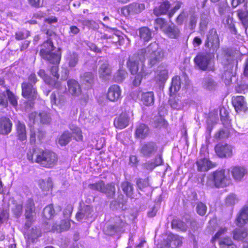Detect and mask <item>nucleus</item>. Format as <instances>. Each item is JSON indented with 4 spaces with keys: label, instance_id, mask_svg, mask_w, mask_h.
<instances>
[{
    "label": "nucleus",
    "instance_id": "f3484780",
    "mask_svg": "<svg viewBox=\"0 0 248 248\" xmlns=\"http://www.w3.org/2000/svg\"><path fill=\"white\" fill-rule=\"evenodd\" d=\"M92 208L88 205L80 204V208L76 214V217L78 221L86 219L92 217Z\"/></svg>",
    "mask_w": 248,
    "mask_h": 248
},
{
    "label": "nucleus",
    "instance_id": "423d86ee",
    "mask_svg": "<svg viewBox=\"0 0 248 248\" xmlns=\"http://www.w3.org/2000/svg\"><path fill=\"white\" fill-rule=\"evenodd\" d=\"M204 46L209 48L213 53L216 52L219 47V40L215 29L210 30L207 34V38L205 41Z\"/></svg>",
    "mask_w": 248,
    "mask_h": 248
},
{
    "label": "nucleus",
    "instance_id": "393cba45",
    "mask_svg": "<svg viewBox=\"0 0 248 248\" xmlns=\"http://www.w3.org/2000/svg\"><path fill=\"white\" fill-rule=\"evenodd\" d=\"M248 222V207H244L240 211L236 219V223L239 226L244 225Z\"/></svg>",
    "mask_w": 248,
    "mask_h": 248
},
{
    "label": "nucleus",
    "instance_id": "864d4df0",
    "mask_svg": "<svg viewBox=\"0 0 248 248\" xmlns=\"http://www.w3.org/2000/svg\"><path fill=\"white\" fill-rule=\"evenodd\" d=\"M127 75L126 71L120 68L114 76L115 81L117 82H122Z\"/></svg>",
    "mask_w": 248,
    "mask_h": 248
},
{
    "label": "nucleus",
    "instance_id": "13d9d810",
    "mask_svg": "<svg viewBox=\"0 0 248 248\" xmlns=\"http://www.w3.org/2000/svg\"><path fill=\"white\" fill-rule=\"evenodd\" d=\"M155 29H160L164 31V29H166L168 26L165 19L162 18H158L155 20Z\"/></svg>",
    "mask_w": 248,
    "mask_h": 248
},
{
    "label": "nucleus",
    "instance_id": "774afa93",
    "mask_svg": "<svg viewBox=\"0 0 248 248\" xmlns=\"http://www.w3.org/2000/svg\"><path fill=\"white\" fill-rule=\"evenodd\" d=\"M228 133L225 130H221L216 133L215 136L217 139H222L228 137Z\"/></svg>",
    "mask_w": 248,
    "mask_h": 248
},
{
    "label": "nucleus",
    "instance_id": "bf43d9fd",
    "mask_svg": "<svg viewBox=\"0 0 248 248\" xmlns=\"http://www.w3.org/2000/svg\"><path fill=\"white\" fill-rule=\"evenodd\" d=\"M188 17L186 12L183 11L177 17L175 22L178 25H182Z\"/></svg>",
    "mask_w": 248,
    "mask_h": 248
},
{
    "label": "nucleus",
    "instance_id": "338daca9",
    "mask_svg": "<svg viewBox=\"0 0 248 248\" xmlns=\"http://www.w3.org/2000/svg\"><path fill=\"white\" fill-rule=\"evenodd\" d=\"M137 185L140 189H142L148 186V182L146 180L139 179L137 181Z\"/></svg>",
    "mask_w": 248,
    "mask_h": 248
},
{
    "label": "nucleus",
    "instance_id": "79ce46f5",
    "mask_svg": "<svg viewBox=\"0 0 248 248\" xmlns=\"http://www.w3.org/2000/svg\"><path fill=\"white\" fill-rule=\"evenodd\" d=\"M140 36L144 42L149 41L151 38V31L147 27H143L139 30Z\"/></svg>",
    "mask_w": 248,
    "mask_h": 248
},
{
    "label": "nucleus",
    "instance_id": "6ab92c4d",
    "mask_svg": "<svg viewBox=\"0 0 248 248\" xmlns=\"http://www.w3.org/2000/svg\"><path fill=\"white\" fill-rule=\"evenodd\" d=\"M29 119L30 121L33 123H35L39 120L43 124H48L50 121V116L45 111L39 113L36 112L31 113L29 115Z\"/></svg>",
    "mask_w": 248,
    "mask_h": 248
},
{
    "label": "nucleus",
    "instance_id": "37998d69",
    "mask_svg": "<svg viewBox=\"0 0 248 248\" xmlns=\"http://www.w3.org/2000/svg\"><path fill=\"white\" fill-rule=\"evenodd\" d=\"M81 80L83 84L91 87L93 82V76L91 72H86L81 76Z\"/></svg>",
    "mask_w": 248,
    "mask_h": 248
},
{
    "label": "nucleus",
    "instance_id": "0e129e2a",
    "mask_svg": "<svg viewBox=\"0 0 248 248\" xmlns=\"http://www.w3.org/2000/svg\"><path fill=\"white\" fill-rule=\"evenodd\" d=\"M237 201L235 195L234 194H231L229 195L226 200V204L228 205H233Z\"/></svg>",
    "mask_w": 248,
    "mask_h": 248
},
{
    "label": "nucleus",
    "instance_id": "8fccbe9b",
    "mask_svg": "<svg viewBox=\"0 0 248 248\" xmlns=\"http://www.w3.org/2000/svg\"><path fill=\"white\" fill-rule=\"evenodd\" d=\"M70 130L72 131L73 134L75 135V138L77 141H82L83 140V136L80 129L74 125L70 126Z\"/></svg>",
    "mask_w": 248,
    "mask_h": 248
},
{
    "label": "nucleus",
    "instance_id": "e433bc0d",
    "mask_svg": "<svg viewBox=\"0 0 248 248\" xmlns=\"http://www.w3.org/2000/svg\"><path fill=\"white\" fill-rule=\"evenodd\" d=\"M237 16L243 27L246 31L248 27V10L245 8L244 10H238Z\"/></svg>",
    "mask_w": 248,
    "mask_h": 248
},
{
    "label": "nucleus",
    "instance_id": "aec40b11",
    "mask_svg": "<svg viewBox=\"0 0 248 248\" xmlns=\"http://www.w3.org/2000/svg\"><path fill=\"white\" fill-rule=\"evenodd\" d=\"M111 74V69L107 61L101 62L98 69L99 78L104 80L109 79Z\"/></svg>",
    "mask_w": 248,
    "mask_h": 248
},
{
    "label": "nucleus",
    "instance_id": "c756f323",
    "mask_svg": "<svg viewBox=\"0 0 248 248\" xmlns=\"http://www.w3.org/2000/svg\"><path fill=\"white\" fill-rule=\"evenodd\" d=\"M149 133V129L148 126L143 124H140L136 127L135 136L136 137L143 139L148 135Z\"/></svg>",
    "mask_w": 248,
    "mask_h": 248
},
{
    "label": "nucleus",
    "instance_id": "680f3d73",
    "mask_svg": "<svg viewBox=\"0 0 248 248\" xmlns=\"http://www.w3.org/2000/svg\"><path fill=\"white\" fill-rule=\"evenodd\" d=\"M207 207L205 204L202 202H199L197 204L196 211L200 216H203L206 212Z\"/></svg>",
    "mask_w": 248,
    "mask_h": 248
},
{
    "label": "nucleus",
    "instance_id": "0eeeda50",
    "mask_svg": "<svg viewBox=\"0 0 248 248\" xmlns=\"http://www.w3.org/2000/svg\"><path fill=\"white\" fill-rule=\"evenodd\" d=\"M227 231L228 229L226 227L220 228L212 240L213 243L218 240L221 248L232 246V239L226 236Z\"/></svg>",
    "mask_w": 248,
    "mask_h": 248
},
{
    "label": "nucleus",
    "instance_id": "f257e3e1",
    "mask_svg": "<svg viewBox=\"0 0 248 248\" xmlns=\"http://www.w3.org/2000/svg\"><path fill=\"white\" fill-rule=\"evenodd\" d=\"M27 158L30 162L36 163L41 167L47 169L53 168L58 161L57 155L46 149L29 151L27 153Z\"/></svg>",
    "mask_w": 248,
    "mask_h": 248
},
{
    "label": "nucleus",
    "instance_id": "9b49d317",
    "mask_svg": "<svg viewBox=\"0 0 248 248\" xmlns=\"http://www.w3.org/2000/svg\"><path fill=\"white\" fill-rule=\"evenodd\" d=\"M25 216L26 219L25 227L28 229L31 225L35 214V206L32 200L29 199L27 201L25 205Z\"/></svg>",
    "mask_w": 248,
    "mask_h": 248
},
{
    "label": "nucleus",
    "instance_id": "ea45409f",
    "mask_svg": "<svg viewBox=\"0 0 248 248\" xmlns=\"http://www.w3.org/2000/svg\"><path fill=\"white\" fill-rule=\"evenodd\" d=\"M181 87V79L179 76H176L172 79L171 85L170 88V91L171 93H174L178 92Z\"/></svg>",
    "mask_w": 248,
    "mask_h": 248
},
{
    "label": "nucleus",
    "instance_id": "052dcab7",
    "mask_svg": "<svg viewBox=\"0 0 248 248\" xmlns=\"http://www.w3.org/2000/svg\"><path fill=\"white\" fill-rule=\"evenodd\" d=\"M12 212L17 218H18L22 212V205L21 204H14L12 208Z\"/></svg>",
    "mask_w": 248,
    "mask_h": 248
},
{
    "label": "nucleus",
    "instance_id": "9d476101",
    "mask_svg": "<svg viewBox=\"0 0 248 248\" xmlns=\"http://www.w3.org/2000/svg\"><path fill=\"white\" fill-rule=\"evenodd\" d=\"M229 8L226 6L219 7L218 11L221 15L228 13L226 16L223 19V23L226 28H228L230 31L234 34L236 33V30L234 27V21L232 17V14L228 13Z\"/></svg>",
    "mask_w": 248,
    "mask_h": 248
},
{
    "label": "nucleus",
    "instance_id": "2eb2a0df",
    "mask_svg": "<svg viewBox=\"0 0 248 248\" xmlns=\"http://www.w3.org/2000/svg\"><path fill=\"white\" fill-rule=\"evenodd\" d=\"M217 155L220 157H231L232 153V147L231 145L225 144H218L215 147Z\"/></svg>",
    "mask_w": 248,
    "mask_h": 248
},
{
    "label": "nucleus",
    "instance_id": "6e6d98bb",
    "mask_svg": "<svg viewBox=\"0 0 248 248\" xmlns=\"http://www.w3.org/2000/svg\"><path fill=\"white\" fill-rule=\"evenodd\" d=\"M40 187L44 191H49L52 187V182L50 178L46 180H42L40 184Z\"/></svg>",
    "mask_w": 248,
    "mask_h": 248
},
{
    "label": "nucleus",
    "instance_id": "b1692460",
    "mask_svg": "<svg viewBox=\"0 0 248 248\" xmlns=\"http://www.w3.org/2000/svg\"><path fill=\"white\" fill-rule=\"evenodd\" d=\"M50 100L52 106L55 105L60 108H62L65 102L64 96L60 95L58 91L52 93L50 96Z\"/></svg>",
    "mask_w": 248,
    "mask_h": 248
},
{
    "label": "nucleus",
    "instance_id": "c9c22d12",
    "mask_svg": "<svg viewBox=\"0 0 248 248\" xmlns=\"http://www.w3.org/2000/svg\"><path fill=\"white\" fill-rule=\"evenodd\" d=\"M16 134L18 139L22 141L26 140L27 134L25 125L18 122L16 124Z\"/></svg>",
    "mask_w": 248,
    "mask_h": 248
},
{
    "label": "nucleus",
    "instance_id": "473e14b6",
    "mask_svg": "<svg viewBox=\"0 0 248 248\" xmlns=\"http://www.w3.org/2000/svg\"><path fill=\"white\" fill-rule=\"evenodd\" d=\"M168 78V70L165 68H159L156 72V76L155 77V80L160 85L164 84Z\"/></svg>",
    "mask_w": 248,
    "mask_h": 248
},
{
    "label": "nucleus",
    "instance_id": "cd10ccee",
    "mask_svg": "<svg viewBox=\"0 0 248 248\" xmlns=\"http://www.w3.org/2000/svg\"><path fill=\"white\" fill-rule=\"evenodd\" d=\"M198 170L200 171H206L214 167L213 164L207 158L200 159L197 161Z\"/></svg>",
    "mask_w": 248,
    "mask_h": 248
},
{
    "label": "nucleus",
    "instance_id": "f704fd0d",
    "mask_svg": "<svg viewBox=\"0 0 248 248\" xmlns=\"http://www.w3.org/2000/svg\"><path fill=\"white\" fill-rule=\"evenodd\" d=\"M170 8V3L168 1L162 2L159 6L156 7L154 10V13L156 16L165 15L167 13Z\"/></svg>",
    "mask_w": 248,
    "mask_h": 248
},
{
    "label": "nucleus",
    "instance_id": "4be33fe9",
    "mask_svg": "<svg viewBox=\"0 0 248 248\" xmlns=\"http://www.w3.org/2000/svg\"><path fill=\"white\" fill-rule=\"evenodd\" d=\"M145 8L143 3H132L128 6L122 8V11L124 14H133L140 13Z\"/></svg>",
    "mask_w": 248,
    "mask_h": 248
},
{
    "label": "nucleus",
    "instance_id": "bb28decb",
    "mask_svg": "<svg viewBox=\"0 0 248 248\" xmlns=\"http://www.w3.org/2000/svg\"><path fill=\"white\" fill-rule=\"evenodd\" d=\"M12 124L9 119L2 118L0 119V134L7 135L11 131Z\"/></svg>",
    "mask_w": 248,
    "mask_h": 248
},
{
    "label": "nucleus",
    "instance_id": "a18cd8bd",
    "mask_svg": "<svg viewBox=\"0 0 248 248\" xmlns=\"http://www.w3.org/2000/svg\"><path fill=\"white\" fill-rule=\"evenodd\" d=\"M68 65L71 67H75L78 61V55L76 53H69L66 58Z\"/></svg>",
    "mask_w": 248,
    "mask_h": 248
},
{
    "label": "nucleus",
    "instance_id": "f03ea898",
    "mask_svg": "<svg viewBox=\"0 0 248 248\" xmlns=\"http://www.w3.org/2000/svg\"><path fill=\"white\" fill-rule=\"evenodd\" d=\"M42 47L40 55L44 59L46 60L50 63L54 64L52 66L50 71L52 75L58 79L59 77L58 73V64L59 63L61 58L60 51L57 50L54 52H52L54 50V46L52 42L50 40H47L44 42Z\"/></svg>",
    "mask_w": 248,
    "mask_h": 248
},
{
    "label": "nucleus",
    "instance_id": "2f4dec72",
    "mask_svg": "<svg viewBox=\"0 0 248 248\" xmlns=\"http://www.w3.org/2000/svg\"><path fill=\"white\" fill-rule=\"evenodd\" d=\"M168 243L167 245H169L172 248H176L182 244V238L178 235L170 233L168 235L167 237Z\"/></svg>",
    "mask_w": 248,
    "mask_h": 248
},
{
    "label": "nucleus",
    "instance_id": "58836bf2",
    "mask_svg": "<svg viewBox=\"0 0 248 248\" xmlns=\"http://www.w3.org/2000/svg\"><path fill=\"white\" fill-rule=\"evenodd\" d=\"M141 101L146 106H151L154 102V94L152 92L143 93L141 94Z\"/></svg>",
    "mask_w": 248,
    "mask_h": 248
},
{
    "label": "nucleus",
    "instance_id": "7ed1b4c3",
    "mask_svg": "<svg viewBox=\"0 0 248 248\" xmlns=\"http://www.w3.org/2000/svg\"><path fill=\"white\" fill-rule=\"evenodd\" d=\"M139 55L144 56L149 58L148 63L151 66L155 65L162 61L163 53L155 43H151L147 48L141 49L139 51Z\"/></svg>",
    "mask_w": 248,
    "mask_h": 248
},
{
    "label": "nucleus",
    "instance_id": "4468645a",
    "mask_svg": "<svg viewBox=\"0 0 248 248\" xmlns=\"http://www.w3.org/2000/svg\"><path fill=\"white\" fill-rule=\"evenodd\" d=\"M22 95L26 98L33 100L36 98L37 93L34 86L29 82L24 81L21 84Z\"/></svg>",
    "mask_w": 248,
    "mask_h": 248
},
{
    "label": "nucleus",
    "instance_id": "c03bdc74",
    "mask_svg": "<svg viewBox=\"0 0 248 248\" xmlns=\"http://www.w3.org/2000/svg\"><path fill=\"white\" fill-rule=\"evenodd\" d=\"M202 84L205 89L211 91L214 90L216 86V84L214 80L210 77L205 78L203 79Z\"/></svg>",
    "mask_w": 248,
    "mask_h": 248
},
{
    "label": "nucleus",
    "instance_id": "dca6fc26",
    "mask_svg": "<svg viewBox=\"0 0 248 248\" xmlns=\"http://www.w3.org/2000/svg\"><path fill=\"white\" fill-rule=\"evenodd\" d=\"M38 75L41 78H42L44 81L47 84L54 87L59 90H62V92H64L66 90V88L64 86L63 89L61 86V83L59 81H56L55 79H52L48 76H47L44 70L40 69L38 72Z\"/></svg>",
    "mask_w": 248,
    "mask_h": 248
},
{
    "label": "nucleus",
    "instance_id": "f8f14e48",
    "mask_svg": "<svg viewBox=\"0 0 248 248\" xmlns=\"http://www.w3.org/2000/svg\"><path fill=\"white\" fill-rule=\"evenodd\" d=\"M8 100L14 107L17 105V97L10 90H7L3 93H0V106L6 107L8 105Z\"/></svg>",
    "mask_w": 248,
    "mask_h": 248
},
{
    "label": "nucleus",
    "instance_id": "4d7b16f0",
    "mask_svg": "<svg viewBox=\"0 0 248 248\" xmlns=\"http://www.w3.org/2000/svg\"><path fill=\"white\" fill-rule=\"evenodd\" d=\"M198 20V16L195 14H192L190 16L188 19V25L189 28L191 30H193L195 29Z\"/></svg>",
    "mask_w": 248,
    "mask_h": 248
},
{
    "label": "nucleus",
    "instance_id": "de8ad7c7",
    "mask_svg": "<svg viewBox=\"0 0 248 248\" xmlns=\"http://www.w3.org/2000/svg\"><path fill=\"white\" fill-rule=\"evenodd\" d=\"M136 74L135 79L133 81V85L135 86H138L140 85L142 78L146 76L147 73L141 68L140 71Z\"/></svg>",
    "mask_w": 248,
    "mask_h": 248
},
{
    "label": "nucleus",
    "instance_id": "e2e57ef3",
    "mask_svg": "<svg viewBox=\"0 0 248 248\" xmlns=\"http://www.w3.org/2000/svg\"><path fill=\"white\" fill-rule=\"evenodd\" d=\"M30 35V32L27 30H22L16 33V38L17 40H22L26 38Z\"/></svg>",
    "mask_w": 248,
    "mask_h": 248
},
{
    "label": "nucleus",
    "instance_id": "a19ab883",
    "mask_svg": "<svg viewBox=\"0 0 248 248\" xmlns=\"http://www.w3.org/2000/svg\"><path fill=\"white\" fill-rule=\"evenodd\" d=\"M247 235V231L244 229H236L233 232V237L236 240L241 241Z\"/></svg>",
    "mask_w": 248,
    "mask_h": 248
},
{
    "label": "nucleus",
    "instance_id": "5fc2aeb1",
    "mask_svg": "<svg viewBox=\"0 0 248 248\" xmlns=\"http://www.w3.org/2000/svg\"><path fill=\"white\" fill-rule=\"evenodd\" d=\"M55 211L52 204L46 206L44 209L43 215L46 219H50L53 216Z\"/></svg>",
    "mask_w": 248,
    "mask_h": 248
},
{
    "label": "nucleus",
    "instance_id": "6e6552de",
    "mask_svg": "<svg viewBox=\"0 0 248 248\" xmlns=\"http://www.w3.org/2000/svg\"><path fill=\"white\" fill-rule=\"evenodd\" d=\"M144 62V56H141L139 55V52L136 59L133 57L130 58L127 63V65L131 74H138L140 71L141 68L145 70L143 63Z\"/></svg>",
    "mask_w": 248,
    "mask_h": 248
},
{
    "label": "nucleus",
    "instance_id": "3c124183",
    "mask_svg": "<svg viewBox=\"0 0 248 248\" xmlns=\"http://www.w3.org/2000/svg\"><path fill=\"white\" fill-rule=\"evenodd\" d=\"M71 138V135L68 131L64 132L59 139V143L63 146L67 144Z\"/></svg>",
    "mask_w": 248,
    "mask_h": 248
},
{
    "label": "nucleus",
    "instance_id": "a211bd4d",
    "mask_svg": "<svg viewBox=\"0 0 248 248\" xmlns=\"http://www.w3.org/2000/svg\"><path fill=\"white\" fill-rule=\"evenodd\" d=\"M122 90L117 85H112L108 89L107 97L111 101H118L122 97Z\"/></svg>",
    "mask_w": 248,
    "mask_h": 248
},
{
    "label": "nucleus",
    "instance_id": "72a5a7b5",
    "mask_svg": "<svg viewBox=\"0 0 248 248\" xmlns=\"http://www.w3.org/2000/svg\"><path fill=\"white\" fill-rule=\"evenodd\" d=\"M164 32L171 38H178L180 33L179 29L175 25L168 26L166 29H164Z\"/></svg>",
    "mask_w": 248,
    "mask_h": 248
},
{
    "label": "nucleus",
    "instance_id": "412c9836",
    "mask_svg": "<svg viewBox=\"0 0 248 248\" xmlns=\"http://www.w3.org/2000/svg\"><path fill=\"white\" fill-rule=\"evenodd\" d=\"M232 103L237 112L246 111L247 110V103L242 96L234 97L232 99Z\"/></svg>",
    "mask_w": 248,
    "mask_h": 248
},
{
    "label": "nucleus",
    "instance_id": "20e7f679",
    "mask_svg": "<svg viewBox=\"0 0 248 248\" xmlns=\"http://www.w3.org/2000/svg\"><path fill=\"white\" fill-rule=\"evenodd\" d=\"M211 181V185L216 187H223L230 183L229 179L225 175V170H217L208 176V184Z\"/></svg>",
    "mask_w": 248,
    "mask_h": 248
},
{
    "label": "nucleus",
    "instance_id": "4c0bfd02",
    "mask_svg": "<svg viewBox=\"0 0 248 248\" xmlns=\"http://www.w3.org/2000/svg\"><path fill=\"white\" fill-rule=\"evenodd\" d=\"M70 227V221L67 220H63L61 221L60 225H53L52 227L51 231L60 232L68 230Z\"/></svg>",
    "mask_w": 248,
    "mask_h": 248
},
{
    "label": "nucleus",
    "instance_id": "c85d7f7f",
    "mask_svg": "<svg viewBox=\"0 0 248 248\" xmlns=\"http://www.w3.org/2000/svg\"><path fill=\"white\" fill-rule=\"evenodd\" d=\"M68 90L73 96H79L81 89L78 83L75 80L71 79L67 81Z\"/></svg>",
    "mask_w": 248,
    "mask_h": 248
},
{
    "label": "nucleus",
    "instance_id": "603ef678",
    "mask_svg": "<svg viewBox=\"0 0 248 248\" xmlns=\"http://www.w3.org/2000/svg\"><path fill=\"white\" fill-rule=\"evenodd\" d=\"M209 20V15L205 14L202 15L200 23V28L201 31H204L206 28Z\"/></svg>",
    "mask_w": 248,
    "mask_h": 248
},
{
    "label": "nucleus",
    "instance_id": "09e8293b",
    "mask_svg": "<svg viewBox=\"0 0 248 248\" xmlns=\"http://www.w3.org/2000/svg\"><path fill=\"white\" fill-rule=\"evenodd\" d=\"M121 187L124 192L128 197H131L133 193V188L131 183L124 182L121 185Z\"/></svg>",
    "mask_w": 248,
    "mask_h": 248
},
{
    "label": "nucleus",
    "instance_id": "5701e85b",
    "mask_svg": "<svg viewBox=\"0 0 248 248\" xmlns=\"http://www.w3.org/2000/svg\"><path fill=\"white\" fill-rule=\"evenodd\" d=\"M235 181H240L247 173L246 169L243 167L234 166L231 167L228 170Z\"/></svg>",
    "mask_w": 248,
    "mask_h": 248
},
{
    "label": "nucleus",
    "instance_id": "7c9ffc66",
    "mask_svg": "<svg viewBox=\"0 0 248 248\" xmlns=\"http://www.w3.org/2000/svg\"><path fill=\"white\" fill-rule=\"evenodd\" d=\"M157 150L155 144L154 142H148L141 146V153L144 156H150Z\"/></svg>",
    "mask_w": 248,
    "mask_h": 248
},
{
    "label": "nucleus",
    "instance_id": "49530a36",
    "mask_svg": "<svg viewBox=\"0 0 248 248\" xmlns=\"http://www.w3.org/2000/svg\"><path fill=\"white\" fill-rule=\"evenodd\" d=\"M170 104L172 108L177 110L182 109L186 105V103L183 102L178 99L175 98L170 99Z\"/></svg>",
    "mask_w": 248,
    "mask_h": 248
},
{
    "label": "nucleus",
    "instance_id": "1a4fd4ad",
    "mask_svg": "<svg viewBox=\"0 0 248 248\" xmlns=\"http://www.w3.org/2000/svg\"><path fill=\"white\" fill-rule=\"evenodd\" d=\"M194 62L198 67L202 70H212L210 66L211 57L209 54L200 53L194 58Z\"/></svg>",
    "mask_w": 248,
    "mask_h": 248
},
{
    "label": "nucleus",
    "instance_id": "69168bd1",
    "mask_svg": "<svg viewBox=\"0 0 248 248\" xmlns=\"http://www.w3.org/2000/svg\"><path fill=\"white\" fill-rule=\"evenodd\" d=\"M165 124V121L163 118L161 117H157L155 118L154 122V125L156 127H161Z\"/></svg>",
    "mask_w": 248,
    "mask_h": 248
},
{
    "label": "nucleus",
    "instance_id": "ddd939ff",
    "mask_svg": "<svg viewBox=\"0 0 248 248\" xmlns=\"http://www.w3.org/2000/svg\"><path fill=\"white\" fill-rule=\"evenodd\" d=\"M133 116V112L130 110L123 112L115 119L114 124L117 128L123 129L128 125L129 122L132 118Z\"/></svg>",
    "mask_w": 248,
    "mask_h": 248
},
{
    "label": "nucleus",
    "instance_id": "39448f33",
    "mask_svg": "<svg viewBox=\"0 0 248 248\" xmlns=\"http://www.w3.org/2000/svg\"><path fill=\"white\" fill-rule=\"evenodd\" d=\"M88 187L92 190L105 193L108 197L113 196L115 193V187L113 184H108L105 185L103 181L89 184Z\"/></svg>",
    "mask_w": 248,
    "mask_h": 248
},
{
    "label": "nucleus",
    "instance_id": "a878e982",
    "mask_svg": "<svg viewBox=\"0 0 248 248\" xmlns=\"http://www.w3.org/2000/svg\"><path fill=\"white\" fill-rule=\"evenodd\" d=\"M41 231L36 227L32 228L25 234V237L29 243H33L41 236Z\"/></svg>",
    "mask_w": 248,
    "mask_h": 248
}]
</instances>
